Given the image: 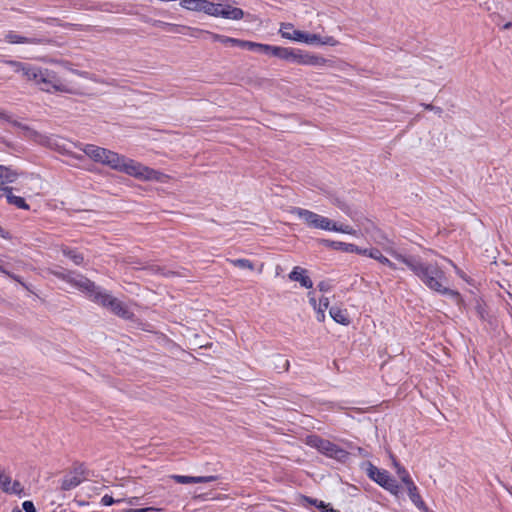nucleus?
Here are the masks:
<instances>
[{"label":"nucleus","instance_id":"nucleus-1","mask_svg":"<svg viewBox=\"0 0 512 512\" xmlns=\"http://www.w3.org/2000/svg\"><path fill=\"white\" fill-rule=\"evenodd\" d=\"M383 250L406 267L431 291L449 297L456 305L462 304V297L457 290L449 287L445 272L433 263L423 262L420 258L404 255L392 246H384Z\"/></svg>","mask_w":512,"mask_h":512},{"label":"nucleus","instance_id":"nucleus-2","mask_svg":"<svg viewBox=\"0 0 512 512\" xmlns=\"http://www.w3.org/2000/svg\"><path fill=\"white\" fill-rule=\"evenodd\" d=\"M54 274L70 283L75 288L86 293L87 297L94 303L107 308L113 314L123 318L131 319L133 313L129 310L127 305L114 297L108 291L97 287L92 281L84 276H73L72 274H64L61 272H54Z\"/></svg>","mask_w":512,"mask_h":512},{"label":"nucleus","instance_id":"nucleus-3","mask_svg":"<svg viewBox=\"0 0 512 512\" xmlns=\"http://www.w3.org/2000/svg\"><path fill=\"white\" fill-rule=\"evenodd\" d=\"M103 165L141 181L166 183L169 179L168 175L108 149L106 150L105 162Z\"/></svg>","mask_w":512,"mask_h":512},{"label":"nucleus","instance_id":"nucleus-4","mask_svg":"<svg viewBox=\"0 0 512 512\" xmlns=\"http://www.w3.org/2000/svg\"><path fill=\"white\" fill-rule=\"evenodd\" d=\"M46 92L76 93L77 87L72 82L61 79L57 73L47 68L35 66L29 79Z\"/></svg>","mask_w":512,"mask_h":512},{"label":"nucleus","instance_id":"nucleus-5","mask_svg":"<svg viewBox=\"0 0 512 512\" xmlns=\"http://www.w3.org/2000/svg\"><path fill=\"white\" fill-rule=\"evenodd\" d=\"M279 34L290 41L301 42L308 45H338V41L331 36L322 37L319 34L307 33L294 28L292 23L283 22L280 24Z\"/></svg>","mask_w":512,"mask_h":512},{"label":"nucleus","instance_id":"nucleus-6","mask_svg":"<svg viewBox=\"0 0 512 512\" xmlns=\"http://www.w3.org/2000/svg\"><path fill=\"white\" fill-rule=\"evenodd\" d=\"M288 212L303 221L309 228L329 231L331 219L328 217L300 207H291Z\"/></svg>","mask_w":512,"mask_h":512},{"label":"nucleus","instance_id":"nucleus-7","mask_svg":"<svg viewBox=\"0 0 512 512\" xmlns=\"http://www.w3.org/2000/svg\"><path fill=\"white\" fill-rule=\"evenodd\" d=\"M367 475L370 479L378 485L389 491L391 494L397 496L400 492V486L397 481L390 476V474L383 469H379L371 463H368L366 469Z\"/></svg>","mask_w":512,"mask_h":512},{"label":"nucleus","instance_id":"nucleus-8","mask_svg":"<svg viewBox=\"0 0 512 512\" xmlns=\"http://www.w3.org/2000/svg\"><path fill=\"white\" fill-rule=\"evenodd\" d=\"M290 62L308 66H333L332 62L320 55L312 54L301 49L294 48Z\"/></svg>","mask_w":512,"mask_h":512},{"label":"nucleus","instance_id":"nucleus-9","mask_svg":"<svg viewBox=\"0 0 512 512\" xmlns=\"http://www.w3.org/2000/svg\"><path fill=\"white\" fill-rule=\"evenodd\" d=\"M0 489L10 495L22 496L24 493L23 485L18 480H13L5 469H0Z\"/></svg>","mask_w":512,"mask_h":512},{"label":"nucleus","instance_id":"nucleus-10","mask_svg":"<svg viewBox=\"0 0 512 512\" xmlns=\"http://www.w3.org/2000/svg\"><path fill=\"white\" fill-rule=\"evenodd\" d=\"M244 15V11L238 7H235L229 0L218 3L216 17L229 20H241Z\"/></svg>","mask_w":512,"mask_h":512},{"label":"nucleus","instance_id":"nucleus-11","mask_svg":"<svg viewBox=\"0 0 512 512\" xmlns=\"http://www.w3.org/2000/svg\"><path fill=\"white\" fill-rule=\"evenodd\" d=\"M319 452L340 462H345L349 456L347 451L328 440H324Z\"/></svg>","mask_w":512,"mask_h":512},{"label":"nucleus","instance_id":"nucleus-12","mask_svg":"<svg viewBox=\"0 0 512 512\" xmlns=\"http://www.w3.org/2000/svg\"><path fill=\"white\" fill-rule=\"evenodd\" d=\"M79 148L93 161L101 164L105 162L106 148L93 144L80 145Z\"/></svg>","mask_w":512,"mask_h":512},{"label":"nucleus","instance_id":"nucleus-13","mask_svg":"<svg viewBox=\"0 0 512 512\" xmlns=\"http://www.w3.org/2000/svg\"><path fill=\"white\" fill-rule=\"evenodd\" d=\"M206 33H207V35H209V37L212 41L221 42L225 46H236V47H240L242 49L248 48L249 41L231 38L228 36H224V35H220V34H216V33H212V32H206Z\"/></svg>","mask_w":512,"mask_h":512},{"label":"nucleus","instance_id":"nucleus-14","mask_svg":"<svg viewBox=\"0 0 512 512\" xmlns=\"http://www.w3.org/2000/svg\"><path fill=\"white\" fill-rule=\"evenodd\" d=\"M288 277L291 281L299 282L302 287L307 289H310L313 286V282L307 275V271L304 268L298 266L294 267Z\"/></svg>","mask_w":512,"mask_h":512},{"label":"nucleus","instance_id":"nucleus-15","mask_svg":"<svg viewBox=\"0 0 512 512\" xmlns=\"http://www.w3.org/2000/svg\"><path fill=\"white\" fill-rule=\"evenodd\" d=\"M409 498L412 501V503L422 512H428V508L424 501L422 500L417 486L414 484V482H411L407 485H405Z\"/></svg>","mask_w":512,"mask_h":512},{"label":"nucleus","instance_id":"nucleus-16","mask_svg":"<svg viewBox=\"0 0 512 512\" xmlns=\"http://www.w3.org/2000/svg\"><path fill=\"white\" fill-rule=\"evenodd\" d=\"M323 245L326 247H330L335 250H340L347 253H356L359 254L360 247L352 244V243H345L340 241H331V240H322Z\"/></svg>","mask_w":512,"mask_h":512},{"label":"nucleus","instance_id":"nucleus-17","mask_svg":"<svg viewBox=\"0 0 512 512\" xmlns=\"http://www.w3.org/2000/svg\"><path fill=\"white\" fill-rule=\"evenodd\" d=\"M172 479H174L177 483L180 484H192V483H208L213 482L217 479L216 476H184V475H173Z\"/></svg>","mask_w":512,"mask_h":512},{"label":"nucleus","instance_id":"nucleus-18","mask_svg":"<svg viewBox=\"0 0 512 512\" xmlns=\"http://www.w3.org/2000/svg\"><path fill=\"white\" fill-rule=\"evenodd\" d=\"M5 40L10 44H40L41 40L36 37H25L16 32H9L5 35Z\"/></svg>","mask_w":512,"mask_h":512},{"label":"nucleus","instance_id":"nucleus-19","mask_svg":"<svg viewBox=\"0 0 512 512\" xmlns=\"http://www.w3.org/2000/svg\"><path fill=\"white\" fill-rule=\"evenodd\" d=\"M329 314L332 317V319L339 324H342V325L350 324V318H349L348 312L344 308H341L338 306H333L330 308Z\"/></svg>","mask_w":512,"mask_h":512},{"label":"nucleus","instance_id":"nucleus-20","mask_svg":"<svg viewBox=\"0 0 512 512\" xmlns=\"http://www.w3.org/2000/svg\"><path fill=\"white\" fill-rule=\"evenodd\" d=\"M18 177L17 172L11 170L6 166L0 165V189L5 187V184L13 183Z\"/></svg>","mask_w":512,"mask_h":512},{"label":"nucleus","instance_id":"nucleus-21","mask_svg":"<svg viewBox=\"0 0 512 512\" xmlns=\"http://www.w3.org/2000/svg\"><path fill=\"white\" fill-rule=\"evenodd\" d=\"M6 63L8 65H10L15 72L21 73L27 80L29 79V77L35 67L30 64H26V63H22V62H18V61H12V60L7 61Z\"/></svg>","mask_w":512,"mask_h":512},{"label":"nucleus","instance_id":"nucleus-22","mask_svg":"<svg viewBox=\"0 0 512 512\" xmlns=\"http://www.w3.org/2000/svg\"><path fill=\"white\" fill-rule=\"evenodd\" d=\"M1 190L5 192L8 203L15 205L16 207L21 209H29L28 204H26L22 197L15 196L12 194V188L2 187Z\"/></svg>","mask_w":512,"mask_h":512},{"label":"nucleus","instance_id":"nucleus-23","mask_svg":"<svg viewBox=\"0 0 512 512\" xmlns=\"http://www.w3.org/2000/svg\"><path fill=\"white\" fill-rule=\"evenodd\" d=\"M82 482V478L79 474L74 473L71 475H67L61 483V488L63 490H71L77 487Z\"/></svg>","mask_w":512,"mask_h":512},{"label":"nucleus","instance_id":"nucleus-24","mask_svg":"<svg viewBox=\"0 0 512 512\" xmlns=\"http://www.w3.org/2000/svg\"><path fill=\"white\" fill-rule=\"evenodd\" d=\"M277 46L268 45V44H262V43H256L249 41L248 43V50H255L262 53H267L275 56V49Z\"/></svg>","mask_w":512,"mask_h":512},{"label":"nucleus","instance_id":"nucleus-25","mask_svg":"<svg viewBox=\"0 0 512 512\" xmlns=\"http://www.w3.org/2000/svg\"><path fill=\"white\" fill-rule=\"evenodd\" d=\"M218 3H213L208 0H201L197 12H203L209 16L216 17Z\"/></svg>","mask_w":512,"mask_h":512},{"label":"nucleus","instance_id":"nucleus-26","mask_svg":"<svg viewBox=\"0 0 512 512\" xmlns=\"http://www.w3.org/2000/svg\"><path fill=\"white\" fill-rule=\"evenodd\" d=\"M329 231L339 232V233H344V234H349V235L357 236V231L355 229H353L351 226H349V225H338L333 220H331Z\"/></svg>","mask_w":512,"mask_h":512},{"label":"nucleus","instance_id":"nucleus-27","mask_svg":"<svg viewBox=\"0 0 512 512\" xmlns=\"http://www.w3.org/2000/svg\"><path fill=\"white\" fill-rule=\"evenodd\" d=\"M329 306V299L327 297H323L319 300L318 306L316 309L317 320L323 322L325 320V311Z\"/></svg>","mask_w":512,"mask_h":512},{"label":"nucleus","instance_id":"nucleus-28","mask_svg":"<svg viewBox=\"0 0 512 512\" xmlns=\"http://www.w3.org/2000/svg\"><path fill=\"white\" fill-rule=\"evenodd\" d=\"M393 465L396 468V472L401 481L404 483V485L413 482L408 471L403 466H401L396 460H393Z\"/></svg>","mask_w":512,"mask_h":512},{"label":"nucleus","instance_id":"nucleus-29","mask_svg":"<svg viewBox=\"0 0 512 512\" xmlns=\"http://www.w3.org/2000/svg\"><path fill=\"white\" fill-rule=\"evenodd\" d=\"M293 50L294 48L277 46L275 49V57L290 61Z\"/></svg>","mask_w":512,"mask_h":512},{"label":"nucleus","instance_id":"nucleus-30","mask_svg":"<svg viewBox=\"0 0 512 512\" xmlns=\"http://www.w3.org/2000/svg\"><path fill=\"white\" fill-rule=\"evenodd\" d=\"M359 254L368 256L376 261L383 256L381 251L377 248H360Z\"/></svg>","mask_w":512,"mask_h":512},{"label":"nucleus","instance_id":"nucleus-31","mask_svg":"<svg viewBox=\"0 0 512 512\" xmlns=\"http://www.w3.org/2000/svg\"><path fill=\"white\" fill-rule=\"evenodd\" d=\"M62 252L65 256L69 257L76 265H81L83 263V256L77 253L74 250L63 248Z\"/></svg>","mask_w":512,"mask_h":512},{"label":"nucleus","instance_id":"nucleus-32","mask_svg":"<svg viewBox=\"0 0 512 512\" xmlns=\"http://www.w3.org/2000/svg\"><path fill=\"white\" fill-rule=\"evenodd\" d=\"M229 262L233 266L241 268V269H249V270L254 269L253 263L248 259H231V260H229Z\"/></svg>","mask_w":512,"mask_h":512},{"label":"nucleus","instance_id":"nucleus-33","mask_svg":"<svg viewBox=\"0 0 512 512\" xmlns=\"http://www.w3.org/2000/svg\"><path fill=\"white\" fill-rule=\"evenodd\" d=\"M201 0H180L182 8L197 12Z\"/></svg>","mask_w":512,"mask_h":512},{"label":"nucleus","instance_id":"nucleus-34","mask_svg":"<svg viewBox=\"0 0 512 512\" xmlns=\"http://www.w3.org/2000/svg\"><path fill=\"white\" fill-rule=\"evenodd\" d=\"M323 442H324V439H321L317 436H309V437H307V440H306V443L309 446L316 448L318 451L321 448V445L323 444Z\"/></svg>","mask_w":512,"mask_h":512},{"label":"nucleus","instance_id":"nucleus-35","mask_svg":"<svg viewBox=\"0 0 512 512\" xmlns=\"http://www.w3.org/2000/svg\"><path fill=\"white\" fill-rule=\"evenodd\" d=\"M379 263L385 265V266H388L389 268L393 269V270H396L397 269V266L394 262H392L391 260H389L386 256H382L379 260H378Z\"/></svg>","mask_w":512,"mask_h":512},{"label":"nucleus","instance_id":"nucleus-36","mask_svg":"<svg viewBox=\"0 0 512 512\" xmlns=\"http://www.w3.org/2000/svg\"><path fill=\"white\" fill-rule=\"evenodd\" d=\"M121 500H114L112 496L110 495H104L101 499V503L104 505V506H110L112 505L113 503H116V502H120Z\"/></svg>","mask_w":512,"mask_h":512},{"label":"nucleus","instance_id":"nucleus-37","mask_svg":"<svg viewBox=\"0 0 512 512\" xmlns=\"http://www.w3.org/2000/svg\"><path fill=\"white\" fill-rule=\"evenodd\" d=\"M22 507L25 512H36L35 506L31 501H24Z\"/></svg>","mask_w":512,"mask_h":512},{"label":"nucleus","instance_id":"nucleus-38","mask_svg":"<svg viewBox=\"0 0 512 512\" xmlns=\"http://www.w3.org/2000/svg\"><path fill=\"white\" fill-rule=\"evenodd\" d=\"M448 262L454 267L456 274L460 278L464 279L465 281H468L466 274L461 269H459L456 265H454V263L451 260H448Z\"/></svg>","mask_w":512,"mask_h":512},{"label":"nucleus","instance_id":"nucleus-39","mask_svg":"<svg viewBox=\"0 0 512 512\" xmlns=\"http://www.w3.org/2000/svg\"><path fill=\"white\" fill-rule=\"evenodd\" d=\"M152 510H156V509L153 507H147V508H140V509H126L123 512H148V511H152Z\"/></svg>","mask_w":512,"mask_h":512},{"label":"nucleus","instance_id":"nucleus-40","mask_svg":"<svg viewBox=\"0 0 512 512\" xmlns=\"http://www.w3.org/2000/svg\"><path fill=\"white\" fill-rule=\"evenodd\" d=\"M308 296H309V302H310V304L312 305V307H313L314 309H316V308H317V306H318V303H317V301H316V299H315L314 295H313L312 293H309V294H308Z\"/></svg>","mask_w":512,"mask_h":512},{"label":"nucleus","instance_id":"nucleus-41","mask_svg":"<svg viewBox=\"0 0 512 512\" xmlns=\"http://www.w3.org/2000/svg\"><path fill=\"white\" fill-rule=\"evenodd\" d=\"M315 505H317L320 509L328 512L329 510L327 509L328 505L324 504V502L320 501L319 504H317V500H315L313 502Z\"/></svg>","mask_w":512,"mask_h":512},{"label":"nucleus","instance_id":"nucleus-42","mask_svg":"<svg viewBox=\"0 0 512 512\" xmlns=\"http://www.w3.org/2000/svg\"><path fill=\"white\" fill-rule=\"evenodd\" d=\"M137 501H138V498H137V497H132V498H129V499L127 500V503H128L129 505H136V504H137Z\"/></svg>","mask_w":512,"mask_h":512},{"label":"nucleus","instance_id":"nucleus-43","mask_svg":"<svg viewBox=\"0 0 512 512\" xmlns=\"http://www.w3.org/2000/svg\"><path fill=\"white\" fill-rule=\"evenodd\" d=\"M318 287H319V289H320L321 291H326V290L328 289V288H327L326 283H324V282H321V283L318 285Z\"/></svg>","mask_w":512,"mask_h":512},{"label":"nucleus","instance_id":"nucleus-44","mask_svg":"<svg viewBox=\"0 0 512 512\" xmlns=\"http://www.w3.org/2000/svg\"><path fill=\"white\" fill-rule=\"evenodd\" d=\"M72 72H73L74 74H77V75H80V76H83V75H84V73L79 72V71H76V70H72Z\"/></svg>","mask_w":512,"mask_h":512},{"label":"nucleus","instance_id":"nucleus-45","mask_svg":"<svg viewBox=\"0 0 512 512\" xmlns=\"http://www.w3.org/2000/svg\"><path fill=\"white\" fill-rule=\"evenodd\" d=\"M425 108H426V109H430V110H433V109H434V107H433L432 105H430V104L425 105Z\"/></svg>","mask_w":512,"mask_h":512},{"label":"nucleus","instance_id":"nucleus-46","mask_svg":"<svg viewBox=\"0 0 512 512\" xmlns=\"http://www.w3.org/2000/svg\"><path fill=\"white\" fill-rule=\"evenodd\" d=\"M12 512H22V510L19 509V508H15V509L12 510Z\"/></svg>","mask_w":512,"mask_h":512},{"label":"nucleus","instance_id":"nucleus-47","mask_svg":"<svg viewBox=\"0 0 512 512\" xmlns=\"http://www.w3.org/2000/svg\"><path fill=\"white\" fill-rule=\"evenodd\" d=\"M289 366V362L288 361H285V368L287 369Z\"/></svg>","mask_w":512,"mask_h":512},{"label":"nucleus","instance_id":"nucleus-48","mask_svg":"<svg viewBox=\"0 0 512 512\" xmlns=\"http://www.w3.org/2000/svg\"><path fill=\"white\" fill-rule=\"evenodd\" d=\"M0 272L7 273L1 266H0Z\"/></svg>","mask_w":512,"mask_h":512}]
</instances>
